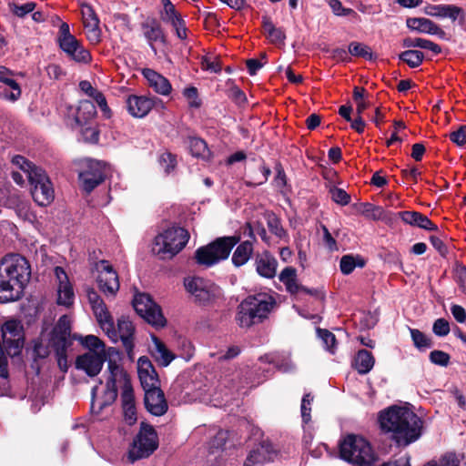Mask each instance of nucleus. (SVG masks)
<instances>
[{
  "mask_svg": "<svg viewBox=\"0 0 466 466\" xmlns=\"http://www.w3.org/2000/svg\"><path fill=\"white\" fill-rule=\"evenodd\" d=\"M73 339L78 340L81 345L88 350L87 352L78 356L76 360V368L84 371L89 377L96 376L102 370L104 362L108 360L107 349L105 343L95 335H71V319L68 316L63 315L56 325L46 339L41 337L40 345H36L35 350L38 355H45L48 350L42 353L41 347L47 340L46 348H51L60 358L66 356V350L72 345Z\"/></svg>",
  "mask_w": 466,
  "mask_h": 466,
  "instance_id": "f257e3e1",
  "label": "nucleus"
},
{
  "mask_svg": "<svg viewBox=\"0 0 466 466\" xmlns=\"http://www.w3.org/2000/svg\"><path fill=\"white\" fill-rule=\"evenodd\" d=\"M379 420L381 429L391 433L398 446H408L421 435L420 418L406 407L391 406L380 412Z\"/></svg>",
  "mask_w": 466,
  "mask_h": 466,
  "instance_id": "f03ea898",
  "label": "nucleus"
},
{
  "mask_svg": "<svg viewBox=\"0 0 466 466\" xmlns=\"http://www.w3.org/2000/svg\"><path fill=\"white\" fill-rule=\"evenodd\" d=\"M31 277L28 261L18 254L5 256L0 261V302L19 299Z\"/></svg>",
  "mask_w": 466,
  "mask_h": 466,
  "instance_id": "7ed1b4c3",
  "label": "nucleus"
},
{
  "mask_svg": "<svg viewBox=\"0 0 466 466\" xmlns=\"http://www.w3.org/2000/svg\"><path fill=\"white\" fill-rule=\"evenodd\" d=\"M108 360L106 389L103 395H97V389L92 390L91 410L94 413H100L102 410L111 405L117 397V390L120 388L122 391L133 390L129 376L124 368L118 363L121 360L120 352L116 348L107 349Z\"/></svg>",
  "mask_w": 466,
  "mask_h": 466,
  "instance_id": "20e7f679",
  "label": "nucleus"
},
{
  "mask_svg": "<svg viewBox=\"0 0 466 466\" xmlns=\"http://www.w3.org/2000/svg\"><path fill=\"white\" fill-rule=\"evenodd\" d=\"M12 163L28 178L32 186L31 194L34 200L39 206L49 205L54 200L55 193L52 183L46 172L22 156L14 157Z\"/></svg>",
  "mask_w": 466,
  "mask_h": 466,
  "instance_id": "39448f33",
  "label": "nucleus"
},
{
  "mask_svg": "<svg viewBox=\"0 0 466 466\" xmlns=\"http://www.w3.org/2000/svg\"><path fill=\"white\" fill-rule=\"evenodd\" d=\"M275 305V299L268 293L248 296L239 304L236 320L241 328H249L267 319Z\"/></svg>",
  "mask_w": 466,
  "mask_h": 466,
  "instance_id": "423d86ee",
  "label": "nucleus"
},
{
  "mask_svg": "<svg viewBox=\"0 0 466 466\" xmlns=\"http://www.w3.org/2000/svg\"><path fill=\"white\" fill-rule=\"evenodd\" d=\"M340 457L354 466H373L376 454L367 440L358 435H348L339 445Z\"/></svg>",
  "mask_w": 466,
  "mask_h": 466,
  "instance_id": "0eeeda50",
  "label": "nucleus"
},
{
  "mask_svg": "<svg viewBox=\"0 0 466 466\" xmlns=\"http://www.w3.org/2000/svg\"><path fill=\"white\" fill-rule=\"evenodd\" d=\"M188 238L185 228H168L155 238L152 251L162 259L171 258L186 246Z\"/></svg>",
  "mask_w": 466,
  "mask_h": 466,
  "instance_id": "6e6552de",
  "label": "nucleus"
},
{
  "mask_svg": "<svg viewBox=\"0 0 466 466\" xmlns=\"http://www.w3.org/2000/svg\"><path fill=\"white\" fill-rule=\"evenodd\" d=\"M239 237L218 238L210 244L200 247L196 250L195 258L198 265L211 267L219 261L226 259L232 248L238 243Z\"/></svg>",
  "mask_w": 466,
  "mask_h": 466,
  "instance_id": "1a4fd4ad",
  "label": "nucleus"
},
{
  "mask_svg": "<svg viewBox=\"0 0 466 466\" xmlns=\"http://www.w3.org/2000/svg\"><path fill=\"white\" fill-rule=\"evenodd\" d=\"M158 447V438L155 429L145 422L140 425V430L128 451L131 461L147 458Z\"/></svg>",
  "mask_w": 466,
  "mask_h": 466,
  "instance_id": "9d476101",
  "label": "nucleus"
},
{
  "mask_svg": "<svg viewBox=\"0 0 466 466\" xmlns=\"http://www.w3.org/2000/svg\"><path fill=\"white\" fill-rule=\"evenodd\" d=\"M184 285L195 300L204 306L214 303L222 295L221 289L217 285L199 277L187 278Z\"/></svg>",
  "mask_w": 466,
  "mask_h": 466,
  "instance_id": "9b49d317",
  "label": "nucleus"
},
{
  "mask_svg": "<svg viewBox=\"0 0 466 466\" xmlns=\"http://www.w3.org/2000/svg\"><path fill=\"white\" fill-rule=\"evenodd\" d=\"M133 307L136 312L148 324L157 329L163 328L167 324L161 308L146 293H138L133 299Z\"/></svg>",
  "mask_w": 466,
  "mask_h": 466,
  "instance_id": "f8f14e48",
  "label": "nucleus"
},
{
  "mask_svg": "<svg viewBox=\"0 0 466 466\" xmlns=\"http://www.w3.org/2000/svg\"><path fill=\"white\" fill-rule=\"evenodd\" d=\"M108 319L111 327L108 330L102 329L103 331L113 342L121 340L127 351L131 352L134 348L133 336L135 332L132 321L127 317L122 316L117 319V327L116 328L111 314Z\"/></svg>",
  "mask_w": 466,
  "mask_h": 466,
  "instance_id": "ddd939ff",
  "label": "nucleus"
},
{
  "mask_svg": "<svg viewBox=\"0 0 466 466\" xmlns=\"http://www.w3.org/2000/svg\"><path fill=\"white\" fill-rule=\"evenodd\" d=\"M107 166L98 160L87 159L84 169L79 173V181L83 189L91 192L101 184L106 175Z\"/></svg>",
  "mask_w": 466,
  "mask_h": 466,
  "instance_id": "4468645a",
  "label": "nucleus"
},
{
  "mask_svg": "<svg viewBox=\"0 0 466 466\" xmlns=\"http://www.w3.org/2000/svg\"><path fill=\"white\" fill-rule=\"evenodd\" d=\"M2 337L6 354L10 357L18 355L24 342L20 323L16 320L6 321L2 328Z\"/></svg>",
  "mask_w": 466,
  "mask_h": 466,
  "instance_id": "2eb2a0df",
  "label": "nucleus"
},
{
  "mask_svg": "<svg viewBox=\"0 0 466 466\" xmlns=\"http://www.w3.org/2000/svg\"><path fill=\"white\" fill-rule=\"evenodd\" d=\"M97 283L100 290L106 296H115L119 289V280L116 271L106 260H101L97 265Z\"/></svg>",
  "mask_w": 466,
  "mask_h": 466,
  "instance_id": "dca6fc26",
  "label": "nucleus"
},
{
  "mask_svg": "<svg viewBox=\"0 0 466 466\" xmlns=\"http://www.w3.org/2000/svg\"><path fill=\"white\" fill-rule=\"evenodd\" d=\"M54 274L56 286L57 304L65 307L71 306L75 300V292L67 274L61 267H56Z\"/></svg>",
  "mask_w": 466,
  "mask_h": 466,
  "instance_id": "f3484780",
  "label": "nucleus"
},
{
  "mask_svg": "<svg viewBox=\"0 0 466 466\" xmlns=\"http://www.w3.org/2000/svg\"><path fill=\"white\" fill-rule=\"evenodd\" d=\"M21 96V88L13 78V74L5 67L0 66V98L15 101Z\"/></svg>",
  "mask_w": 466,
  "mask_h": 466,
  "instance_id": "a211bd4d",
  "label": "nucleus"
},
{
  "mask_svg": "<svg viewBox=\"0 0 466 466\" xmlns=\"http://www.w3.org/2000/svg\"><path fill=\"white\" fill-rule=\"evenodd\" d=\"M424 13L430 16L450 18L453 22L459 19L461 24L465 20L463 9L454 5H428Z\"/></svg>",
  "mask_w": 466,
  "mask_h": 466,
  "instance_id": "6ab92c4d",
  "label": "nucleus"
},
{
  "mask_svg": "<svg viewBox=\"0 0 466 466\" xmlns=\"http://www.w3.org/2000/svg\"><path fill=\"white\" fill-rule=\"evenodd\" d=\"M86 296L99 327L108 330V329L111 327L110 323L108 322L110 312L108 311L105 302L92 289L86 291Z\"/></svg>",
  "mask_w": 466,
  "mask_h": 466,
  "instance_id": "aec40b11",
  "label": "nucleus"
},
{
  "mask_svg": "<svg viewBox=\"0 0 466 466\" xmlns=\"http://www.w3.org/2000/svg\"><path fill=\"white\" fill-rule=\"evenodd\" d=\"M145 406L155 416H161L166 413L167 404L158 386L145 390Z\"/></svg>",
  "mask_w": 466,
  "mask_h": 466,
  "instance_id": "412c9836",
  "label": "nucleus"
},
{
  "mask_svg": "<svg viewBox=\"0 0 466 466\" xmlns=\"http://www.w3.org/2000/svg\"><path fill=\"white\" fill-rule=\"evenodd\" d=\"M137 374L144 390L158 386L157 372L147 357H140L137 360Z\"/></svg>",
  "mask_w": 466,
  "mask_h": 466,
  "instance_id": "4be33fe9",
  "label": "nucleus"
},
{
  "mask_svg": "<svg viewBox=\"0 0 466 466\" xmlns=\"http://www.w3.org/2000/svg\"><path fill=\"white\" fill-rule=\"evenodd\" d=\"M127 106L132 116L141 118L150 112L154 106V101L144 96H129L127 99Z\"/></svg>",
  "mask_w": 466,
  "mask_h": 466,
  "instance_id": "5701e85b",
  "label": "nucleus"
},
{
  "mask_svg": "<svg viewBox=\"0 0 466 466\" xmlns=\"http://www.w3.org/2000/svg\"><path fill=\"white\" fill-rule=\"evenodd\" d=\"M59 46L70 59L76 63L87 64L92 59L90 52L76 38Z\"/></svg>",
  "mask_w": 466,
  "mask_h": 466,
  "instance_id": "b1692460",
  "label": "nucleus"
},
{
  "mask_svg": "<svg viewBox=\"0 0 466 466\" xmlns=\"http://www.w3.org/2000/svg\"><path fill=\"white\" fill-rule=\"evenodd\" d=\"M142 74L156 93L162 96H168L171 93L172 86L164 76L150 68L144 69Z\"/></svg>",
  "mask_w": 466,
  "mask_h": 466,
  "instance_id": "393cba45",
  "label": "nucleus"
},
{
  "mask_svg": "<svg viewBox=\"0 0 466 466\" xmlns=\"http://www.w3.org/2000/svg\"><path fill=\"white\" fill-rule=\"evenodd\" d=\"M255 266L259 276L272 279L277 272L278 261L269 252L264 251L256 256Z\"/></svg>",
  "mask_w": 466,
  "mask_h": 466,
  "instance_id": "a878e982",
  "label": "nucleus"
},
{
  "mask_svg": "<svg viewBox=\"0 0 466 466\" xmlns=\"http://www.w3.org/2000/svg\"><path fill=\"white\" fill-rule=\"evenodd\" d=\"M275 451L272 445L268 442H263L256 449L252 450L248 454L244 466H254L256 464H262L273 460Z\"/></svg>",
  "mask_w": 466,
  "mask_h": 466,
  "instance_id": "bb28decb",
  "label": "nucleus"
},
{
  "mask_svg": "<svg viewBox=\"0 0 466 466\" xmlns=\"http://www.w3.org/2000/svg\"><path fill=\"white\" fill-rule=\"evenodd\" d=\"M408 28L429 35H444L442 29L430 19L424 17H410L406 20Z\"/></svg>",
  "mask_w": 466,
  "mask_h": 466,
  "instance_id": "cd10ccee",
  "label": "nucleus"
},
{
  "mask_svg": "<svg viewBox=\"0 0 466 466\" xmlns=\"http://www.w3.org/2000/svg\"><path fill=\"white\" fill-rule=\"evenodd\" d=\"M121 403L125 422L134 425L137 420L134 390L121 391Z\"/></svg>",
  "mask_w": 466,
  "mask_h": 466,
  "instance_id": "c85d7f7f",
  "label": "nucleus"
},
{
  "mask_svg": "<svg viewBox=\"0 0 466 466\" xmlns=\"http://www.w3.org/2000/svg\"><path fill=\"white\" fill-rule=\"evenodd\" d=\"M398 216L406 224L418 227L426 230H436L437 226L434 225L428 217L417 211L399 212Z\"/></svg>",
  "mask_w": 466,
  "mask_h": 466,
  "instance_id": "c756f323",
  "label": "nucleus"
},
{
  "mask_svg": "<svg viewBox=\"0 0 466 466\" xmlns=\"http://www.w3.org/2000/svg\"><path fill=\"white\" fill-rule=\"evenodd\" d=\"M151 340L152 344L150 346V351L156 361H157L161 366H168L175 359V355L156 336H152Z\"/></svg>",
  "mask_w": 466,
  "mask_h": 466,
  "instance_id": "7c9ffc66",
  "label": "nucleus"
},
{
  "mask_svg": "<svg viewBox=\"0 0 466 466\" xmlns=\"http://www.w3.org/2000/svg\"><path fill=\"white\" fill-rule=\"evenodd\" d=\"M357 212L372 220L388 221V213L380 206L373 205L369 202L360 203L357 206Z\"/></svg>",
  "mask_w": 466,
  "mask_h": 466,
  "instance_id": "2f4dec72",
  "label": "nucleus"
},
{
  "mask_svg": "<svg viewBox=\"0 0 466 466\" xmlns=\"http://www.w3.org/2000/svg\"><path fill=\"white\" fill-rule=\"evenodd\" d=\"M142 28L145 37L149 42L151 48L156 52L153 43L157 41L165 42V35L160 25L157 21L150 20L144 23Z\"/></svg>",
  "mask_w": 466,
  "mask_h": 466,
  "instance_id": "473e14b6",
  "label": "nucleus"
},
{
  "mask_svg": "<svg viewBox=\"0 0 466 466\" xmlns=\"http://www.w3.org/2000/svg\"><path fill=\"white\" fill-rule=\"evenodd\" d=\"M253 253V245L249 240L244 241L239 244L232 255V263L236 267H240L246 264Z\"/></svg>",
  "mask_w": 466,
  "mask_h": 466,
  "instance_id": "72a5a7b5",
  "label": "nucleus"
},
{
  "mask_svg": "<svg viewBox=\"0 0 466 466\" xmlns=\"http://www.w3.org/2000/svg\"><path fill=\"white\" fill-rule=\"evenodd\" d=\"M374 362L371 353L366 350H361L357 353L353 366L359 373L366 374L373 368Z\"/></svg>",
  "mask_w": 466,
  "mask_h": 466,
  "instance_id": "f704fd0d",
  "label": "nucleus"
},
{
  "mask_svg": "<svg viewBox=\"0 0 466 466\" xmlns=\"http://www.w3.org/2000/svg\"><path fill=\"white\" fill-rule=\"evenodd\" d=\"M96 107L94 104L89 100H82L79 103L76 123L79 126L84 125L87 120L93 118L96 116Z\"/></svg>",
  "mask_w": 466,
  "mask_h": 466,
  "instance_id": "c9c22d12",
  "label": "nucleus"
},
{
  "mask_svg": "<svg viewBox=\"0 0 466 466\" xmlns=\"http://www.w3.org/2000/svg\"><path fill=\"white\" fill-rule=\"evenodd\" d=\"M189 151L192 156L208 160L210 157V151L206 142L198 137H191L188 141Z\"/></svg>",
  "mask_w": 466,
  "mask_h": 466,
  "instance_id": "e433bc0d",
  "label": "nucleus"
},
{
  "mask_svg": "<svg viewBox=\"0 0 466 466\" xmlns=\"http://www.w3.org/2000/svg\"><path fill=\"white\" fill-rule=\"evenodd\" d=\"M279 280L285 285L286 289L290 293L299 290L297 283V271L294 268L287 267L279 274Z\"/></svg>",
  "mask_w": 466,
  "mask_h": 466,
  "instance_id": "4c0bfd02",
  "label": "nucleus"
},
{
  "mask_svg": "<svg viewBox=\"0 0 466 466\" xmlns=\"http://www.w3.org/2000/svg\"><path fill=\"white\" fill-rule=\"evenodd\" d=\"M403 46L405 47H420L422 49H427L431 51L433 54L437 55L441 53V48L439 45L424 39V38H405L403 40Z\"/></svg>",
  "mask_w": 466,
  "mask_h": 466,
  "instance_id": "58836bf2",
  "label": "nucleus"
},
{
  "mask_svg": "<svg viewBox=\"0 0 466 466\" xmlns=\"http://www.w3.org/2000/svg\"><path fill=\"white\" fill-rule=\"evenodd\" d=\"M262 25L267 37L275 44L281 43L285 35L280 28L275 27L272 21L268 16H263Z\"/></svg>",
  "mask_w": 466,
  "mask_h": 466,
  "instance_id": "ea45409f",
  "label": "nucleus"
},
{
  "mask_svg": "<svg viewBox=\"0 0 466 466\" xmlns=\"http://www.w3.org/2000/svg\"><path fill=\"white\" fill-rule=\"evenodd\" d=\"M400 59L407 63L409 66L418 67L423 61L424 56L418 50H407L399 56Z\"/></svg>",
  "mask_w": 466,
  "mask_h": 466,
  "instance_id": "a19ab883",
  "label": "nucleus"
},
{
  "mask_svg": "<svg viewBox=\"0 0 466 466\" xmlns=\"http://www.w3.org/2000/svg\"><path fill=\"white\" fill-rule=\"evenodd\" d=\"M463 459L461 454L447 452L439 460L430 461L428 463H435L436 466H460Z\"/></svg>",
  "mask_w": 466,
  "mask_h": 466,
  "instance_id": "79ce46f5",
  "label": "nucleus"
},
{
  "mask_svg": "<svg viewBox=\"0 0 466 466\" xmlns=\"http://www.w3.org/2000/svg\"><path fill=\"white\" fill-rule=\"evenodd\" d=\"M349 52L354 56H360L368 60H371L373 58L371 49L362 43L351 42L349 45Z\"/></svg>",
  "mask_w": 466,
  "mask_h": 466,
  "instance_id": "37998d69",
  "label": "nucleus"
},
{
  "mask_svg": "<svg viewBox=\"0 0 466 466\" xmlns=\"http://www.w3.org/2000/svg\"><path fill=\"white\" fill-rule=\"evenodd\" d=\"M85 33L87 40L96 45L101 40V30L99 27V20L92 23H87L84 25Z\"/></svg>",
  "mask_w": 466,
  "mask_h": 466,
  "instance_id": "c03bdc74",
  "label": "nucleus"
},
{
  "mask_svg": "<svg viewBox=\"0 0 466 466\" xmlns=\"http://www.w3.org/2000/svg\"><path fill=\"white\" fill-rule=\"evenodd\" d=\"M317 333L319 338L322 340L325 349L333 353L336 348L335 335L330 331L322 329H318Z\"/></svg>",
  "mask_w": 466,
  "mask_h": 466,
  "instance_id": "a18cd8bd",
  "label": "nucleus"
},
{
  "mask_svg": "<svg viewBox=\"0 0 466 466\" xmlns=\"http://www.w3.org/2000/svg\"><path fill=\"white\" fill-rule=\"evenodd\" d=\"M410 335L413 340V343L416 348L419 350H425L431 347V339H428L422 332L419 329H410Z\"/></svg>",
  "mask_w": 466,
  "mask_h": 466,
  "instance_id": "49530a36",
  "label": "nucleus"
},
{
  "mask_svg": "<svg viewBox=\"0 0 466 466\" xmlns=\"http://www.w3.org/2000/svg\"><path fill=\"white\" fill-rule=\"evenodd\" d=\"M240 380V373L236 371L233 373L225 374L220 380V386L228 390H239L238 382Z\"/></svg>",
  "mask_w": 466,
  "mask_h": 466,
  "instance_id": "de8ad7c7",
  "label": "nucleus"
},
{
  "mask_svg": "<svg viewBox=\"0 0 466 466\" xmlns=\"http://www.w3.org/2000/svg\"><path fill=\"white\" fill-rule=\"evenodd\" d=\"M357 266L362 268L364 266L363 261L357 263L356 259L350 255L343 256L340 259V270L345 275L350 274Z\"/></svg>",
  "mask_w": 466,
  "mask_h": 466,
  "instance_id": "09e8293b",
  "label": "nucleus"
},
{
  "mask_svg": "<svg viewBox=\"0 0 466 466\" xmlns=\"http://www.w3.org/2000/svg\"><path fill=\"white\" fill-rule=\"evenodd\" d=\"M313 401V397L308 393L305 394L301 400L300 411L301 418L304 424H308L310 421L311 416V403Z\"/></svg>",
  "mask_w": 466,
  "mask_h": 466,
  "instance_id": "8fccbe9b",
  "label": "nucleus"
},
{
  "mask_svg": "<svg viewBox=\"0 0 466 466\" xmlns=\"http://www.w3.org/2000/svg\"><path fill=\"white\" fill-rule=\"evenodd\" d=\"M331 198L336 203L345 206L350 203V197L347 192L341 188H339L337 187H333L329 190Z\"/></svg>",
  "mask_w": 466,
  "mask_h": 466,
  "instance_id": "3c124183",
  "label": "nucleus"
},
{
  "mask_svg": "<svg viewBox=\"0 0 466 466\" xmlns=\"http://www.w3.org/2000/svg\"><path fill=\"white\" fill-rule=\"evenodd\" d=\"M187 104L190 107L198 108L201 106V101L198 98V89L194 86L187 87L183 91Z\"/></svg>",
  "mask_w": 466,
  "mask_h": 466,
  "instance_id": "603ef678",
  "label": "nucleus"
},
{
  "mask_svg": "<svg viewBox=\"0 0 466 466\" xmlns=\"http://www.w3.org/2000/svg\"><path fill=\"white\" fill-rule=\"evenodd\" d=\"M159 163L166 173H170L177 165V159L171 153L165 152L160 156Z\"/></svg>",
  "mask_w": 466,
  "mask_h": 466,
  "instance_id": "864d4df0",
  "label": "nucleus"
},
{
  "mask_svg": "<svg viewBox=\"0 0 466 466\" xmlns=\"http://www.w3.org/2000/svg\"><path fill=\"white\" fill-rule=\"evenodd\" d=\"M80 6L83 25L99 20L90 5L83 3Z\"/></svg>",
  "mask_w": 466,
  "mask_h": 466,
  "instance_id": "5fc2aeb1",
  "label": "nucleus"
},
{
  "mask_svg": "<svg viewBox=\"0 0 466 466\" xmlns=\"http://www.w3.org/2000/svg\"><path fill=\"white\" fill-rule=\"evenodd\" d=\"M160 17L164 22L168 23L170 25L181 18L180 15L177 12L175 8V5H167V8H163V10L160 13Z\"/></svg>",
  "mask_w": 466,
  "mask_h": 466,
  "instance_id": "6e6d98bb",
  "label": "nucleus"
},
{
  "mask_svg": "<svg viewBox=\"0 0 466 466\" xmlns=\"http://www.w3.org/2000/svg\"><path fill=\"white\" fill-rule=\"evenodd\" d=\"M430 360L434 364L447 366L450 361V356L444 351L433 350L430 354Z\"/></svg>",
  "mask_w": 466,
  "mask_h": 466,
  "instance_id": "4d7b16f0",
  "label": "nucleus"
},
{
  "mask_svg": "<svg viewBox=\"0 0 466 466\" xmlns=\"http://www.w3.org/2000/svg\"><path fill=\"white\" fill-rule=\"evenodd\" d=\"M35 5L33 2H28L23 5L13 4L11 5L12 12L17 16L23 17L28 13H31L35 9Z\"/></svg>",
  "mask_w": 466,
  "mask_h": 466,
  "instance_id": "13d9d810",
  "label": "nucleus"
},
{
  "mask_svg": "<svg viewBox=\"0 0 466 466\" xmlns=\"http://www.w3.org/2000/svg\"><path fill=\"white\" fill-rule=\"evenodd\" d=\"M433 332L440 337H443L449 334L450 325L444 319H438L433 324Z\"/></svg>",
  "mask_w": 466,
  "mask_h": 466,
  "instance_id": "bf43d9fd",
  "label": "nucleus"
},
{
  "mask_svg": "<svg viewBox=\"0 0 466 466\" xmlns=\"http://www.w3.org/2000/svg\"><path fill=\"white\" fill-rule=\"evenodd\" d=\"M450 138L457 146L464 145L466 143V126H461L457 130L451 132Z\"/></svg>",
  "mask_w": 466,
  "mask_h": 466,
  "instance_id": "052dcab7",
  "label": "nucleus"
},
{
  "mask_svg": "<svg viewBox=\"0 0 466 466\" xmlns=\"http://www.w3.org/2000/svg\"><path fill=\"white\" fill-rule=\"evenodd\" d=\"M74 39H76V36H74L70 33L69 25L66 23H62L59 28V35L57 37L59 46Z\"/></svg>",
  "mask_w": 466,
  "mask_h": 466,
  "instance_id": "680f3d73",
  "label": "nucleus"
},
{
  "mask_svg": "<svg viewBox=\"0 0 466 466\" xmlns=\"http://www.w3.org/2000/svg\"><path fill=\"white\" fill-rule=\"evenodd\" d=\"M329 5L336 15H348L352 13V9L344 8L339 0H329Z\"/></svg>",
  "mask_w": 466,
  "mask_h": 466,
  "instance_id": "e2e57ef3",
  "label": "nucleus"
},
{
  "mask_svg": "<svg viewBox=\"0 0 466 466\" xmlns=\"http://www.w3.org/2000/svg\"><path fill=\"white\" fill-rule=\"evenodd\" d=\"M89 96L94 99L103 112L107 113L109 111L106 98L101 92L95 89L93 93H89Z\"/></svg>",
  "mask_w": 466,
  "mask_h": 466,
  "instance_id": "0e129e2a",
  "label": "nucleus"
},
{
  "mask_svg": "<svg viewBox=\"0 0 466 466\" xmlns=\"http://www.w3.org/2000/svg\"><path fill=\"white\" fill-rule=\"evenodd\" d=\"M16 214L24 220H31L32 213L30 212V208L27 203L20 202L15 209Z\"/></svg>",
  "mask_w": 466,
  "mask_h": 466,
  "instance_id": "69168bd1",
  "label": "nucleus"
},
{
  "mask_svg": "<svg viewBox=\"0 0 466 466\" xmlns=\"http://www.w3.org/2000/svg\"><path fill=\"white\" fill-rule=\"evenodd\" d=\"M381 466H410V457L409 454H404L383 463Z\"/></svg>",
  "mask_w": 466,
  "mask_h": 466,
  "instance_id": "338daca9",
  "label": "nucleus"
},
{
  "mask_svg": "<svg viewBox=\"0 0 466 466\" xmlns=\"http://www.w3.org/2000/svg\"><path fill=\"white\" fill-rule=\"evenodd\" d=\"M451 311L458 322L464 323L466 321V311L461 306L452 305L451 307Z\"/></svg>",
  "mask_w": 466,
  "mask_h": 466,
  "instance_id": "774afa93",
  "label": "nucleus"
}]
</instances>
